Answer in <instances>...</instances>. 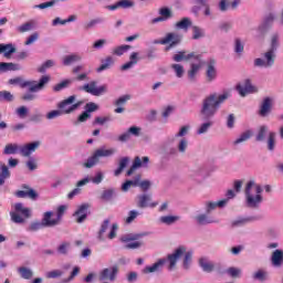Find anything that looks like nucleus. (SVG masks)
<instances>
[{"label": "nucleus", "instance_id": "f257e3e1", "mask_svg": "<svg viewBox=\"0 0 283 283\" xmlns=\"http://www.w3.org/2000/svg\"><path fill=\"white\" fill-rule=\"evenodd\" d=\"M229 98V93H223L218 95L217 93L210 94L205 97L201 104L200 115L203 120H209L213 118L216 114H218V109H220V105L224 103Z\"/></svg>", "mask_w": 283, "mask_h": 283}, {"label": "nucleus", "instance_id": "f03ea898", "mask_svg": "<svg viewBox=\"0 0 283 283\" xmlns=\"http://www.w3.org/2000/svg\"><path fill=\"white\" fill-rule=\"evenodd\" d=\"M262 187L255 185V181H249L245 186L247 206L251 209H258L262 203Z\"/></svg>", "mask_w": 283, "mask_h": 283}, {"label": "nucleus", "instance_id": "7ed1b4c3", "mask_svg": "<svg viewBox=\"0 0 283 283\" xmlns=\"http://www.w3.org/2000/svg\"><path fill=\"white\" fill-rule=\"evenodd\" d=\"M50 83V75H43L39 82L24 81L22 77H15L9 80L10 85H19L22 90L29 87V92H41Z\"/></svg>", "mask_w": 283, "mask_h": 283}, {"label": "nucleus", "instance_id": "20e7f679", "mask_svg": "<svg viewBox=\"0 0 283 283\" xmlns=\"http://www.w3.org/2000/svg\"><path fill=\"white\" fill-rule=\"evenodd\" d=\"M184 256V269H189V265L191 264V259L193 258V252L188 251L187 248L184 245H180L178 249L175 250L172 254H168L167 262L169 263L168 269L169 271H174L176 269V264L178 262L179 258Z\"/></svg>", "mask_w": 283, "mask_h": 283}, {"label": "nucleus", "instance_id": "39448f33", "mask_svg": "<svg viewBox=\"0 0 283 283\" xmlns=\"http://www.w3.org/2000/svg\"><path fill=\"white\" fill-rule=\"evenodd\" d=\"M115 151L116 148H98L94 151L93 156L90 157L86 163H84V167H86V169H92V167H94V165H96L101 158H109V156H114Z\"/></svg>", "mask_w": 283, "mask_h": 283}, {"label": "nucleus", "instance_id": "423d86ee", "mask_svg": "<svg viewBox=\"0 0 283 283\" xmlns=\"http://www.w3.org/2000/svg\"><path fill=\"white\" fill-rule=\"evenodd\" d=\"M12 222L15 224H23L28 218H30V209L23 207V203H15L14 205V212L10 213Z\"/></svg>", "mask_w": 283, "mask_h": 283}, {"label": "nucleus", "instance_id": "0eeeda50", "mask_svg": "<svg viewBox=\"0 0 283 283\" xmlns=\"http://www.w3.org/2000/svg\"><path fill=\"white\" fill-rule=\"evenodd\" d=\"M74 101H76L75 95L69 96L66 99L57 104V109L62 112V114H72V112H76V109L83 105V102H77L74 104Z\"/></svg>", "mask_w": 283, "mask_h": 283}, {"label": "nucleus", "instance_id": "6e6552de", "mask_svg": "<svg viewBox=\"0 0 283 283\" xmlns=\"http://www.w3.org/2000/svg\"><path fill=\"white\" fill-rule=\"evenodd\" d=\"M182 41V36L178 33H167L165 38L159 41H155V43H159L160 45H167L166 51L169 52L171 48H176Z\"/></svg>", "mask_w": 283, "mask_h": 283}, {"label": "nucleus", "instance_id": "1a4fd4ad", "mask_svg": "<svg viewBox=\"0 0 283 283\" xmlns=\"http://www.w3.org/2000/svg\"><path fill=\"white\" fill-rule=\"evenodd\" d=\"M98 83L96 81H92L87 84H84L80 90L86 92L87 94H92V96H102L107 92V85L96 86Z\"/></svg>", "mask_w": 283, "mask_h": 283}, {"label": "nucleus", "instance_id": "9d476101", "mask_svg": "<svg viewBox=\"0 0 283 283\" xmlns=\"http://www.w3.org/2000/svg\"><path fill=\"white\" fill-rule=\"evenodd\" d=\"M264 59H255L254 60V65L255 67H273L275 63V51L269 50L268 52L264 53Z\"/></svg>", "mask_w": 283, "mask_h": 283}, {"label": "nucleus", "instance_id": "9b49d317", "mask_svg": "<svg viewBox=\"0 0 283 283\" xmlns=\"http://www.w3.org/2000/svg\"><path fill=\"white\" fill-rule=\"evenodd\" d=\"M21 189L14 192L15 198H29L30 200H36L39 198V192L29 185H22Z\"/></svg>", "mask_w": 283, "mask_h": 283}, {"label": "nucleus", "instance_id": "f8f14e48", "mask_svg": "<svg viewBox=\"0 0 283 283\" xmlns=\"http://www.w3.org/2000/svg\"><path fill=\"white\" fill-rule=\"evenodd\" d=\"M90 213V203H83L77 207V210L73 213V218H75V222L81 224L87 220V216Z\"/></svg>", "mask_w": 283, "mask_h": 283}, {"label": "nucleus", "instance_id": "ddd939ff", "mask_svg": "<svg viewBox=\"0 0 283 283\" xmlns=\"http://www.w3.org/2000/svg\"><path fill=\"white\" fill-rule=\"evenodd\" d=\"M116 275H118V266L115 265L106 268L99 273V282H105V280L114 282L116 280Z\"/></svg>", "mask_w": 283, "mask_h": 283}, {"label": "nucleus", "instance_id": "4468645a", "mask_svg": "<svg viewBox=\"0 0 283 283\" xmlns=\"http://www.w3.org/2000/svg\"><path fill=\"white\" fill-rule=\"evenodd\" d=\"M237 92H239L240 96H247V94H255L258 88L251 84V80H245L243 85H237Z\"/></svg>", "mask_w": 283, "mask_h": 283}, {"label": "nucleus", "instance_id": "2eb2a0df", "mask_svg": "<svg viewBox=\"0 0 283 283\" xmlns=\"http://www.w3.org/2000/svg\"><path fill=\"white\" fill-rule=\"evenodd\" d=\"M54 217V212L52 211H46L43 213V218H42V224L43 227H59L60 221L59 219Z\"/></svg>", "mask_w": 283, "mask_h": 283}, {"label": "nucleus", "instance_id": "dca6fc26", "mask_svg": "<svg viewBox=\"0 0 283 283\" xmlns=\"http://www.w3.org/2000/svg\"><path fill=\"white\" fill-rule=\"evenodd\" d=\"M218 77V71L216 70V60H210L206 70V78L208 83H212Z\"/></svg>", "mask_w": 283, "mask_h": 283}, {"label": "nucleus", "instance_id": "f3484780", "mask_svg": "<svg viewBox=\"0 0 283 283\" xmlns=\"http://www.w3.org/2000/svg\"><path fill=\"white\" fill-rule=\"evenodd\" d=\"M172 59L176 63H180V61H190V59H193L195 61H200V54H196L193 52L187 54V52L185 51H179L178 54H175Z\"/></svg>", "mask_w": 283, "mask_h": 283}, {"label": "nucleus", "instance_id": "a211bd4d", "mask_svg": "<svg viewBox=\"0 0 283 283\" xmlns=\"http://www.w3.org/2000/svg\"><path fill=\"white\" fill-rule=\"evenodd\" d=\"M151 196L149 195H140L138 196V202H137V207L139 209H145L147 207H151V209H154V207H158V202H151Z\"/></svg>", "mask_w": 283, "mask_h": 283}, {"label": "nucleus", "instance_id": "6ab92c4d", "mask_svg": "<svg viewBox=\"0 0 283 283\" xmlns=\"http://www.w3.org/2000/svg\"><path fill=\"white\" fill-rule=\"evenodd\" d=\"M272 107L273 101L271 99V97H265L261 103L259 114L264 118L265 116H269V114H271Z\"/></svg>", "mask_w": 283, "mask_h": 283}, {"label": "nucleus", "instance_id": "aec40b11", "mask_svg": "<svg viewBox=\"0 0 283 283\" xmlns=\"http://www.w3.org/2000/svg\"><path fill=\"white\" fill-rule=\"evenodd\" d=\"M149 163V157H143V159H140V157H135L133 165L130 166V168L127 170V176H132V174H134V171H136V169L143 167V165H147Z\"/></svg>", "mask_w": 283, "mask_h": 283}, {"label": "nucleus", "instance_id": "412c9836", "mask_svg": "<svg viewBox=\"0 0 283 283\" xmlns=\"http://www.w3.org/2000/svg\"><path fill=\"white\" fill-rule=\"evenodd\" d=\"M198 63H192L190 70L188 71V78L189 81H196V74L200 71V67L205 65L202 62V55H200V60H197Z\"/></svg>", "mask_w": 283, "mask_h": 283}, {"label": "nucleus", "instance_id": "4be33fe9", "mask_svg": "<svg viewBox=\"0 0 283 283\" xmlns=\"http://www.w3.org/2000/svg\"><path fill=\"white\" fill-rule=\"evenodd\" d=\"M39 145H41V143L33 142L31 144H27L24 146H21L20 147L21 156H24V157L30 156L33 151H36V149H39Z\"/></svg>", "mask_w": 283, "mask_h": 283}, {"label": "nucleus", "instance_id": "5701e85b", "mask_svg": "<svg viewBox=\"0 0 283 283\" xmlns=\"http://www.w3.org/2000/svg\"><path fill=\"white\" fill-rule=\"evenodd\" d=\"M271 263L276 269H280L283 265V251L282 250H275L272 253Z\"/></svg>", "mask_w": 283, "mask_h": 283}, {"label": "nucleus", "instance_id": "b1692460", "mask_svg": "<svg viewBox=\"0 0 283 283\" xmlns=\"http://www.w3.org/2000/svg\"><path fill=\"white\" fill-rule=\"evenodd\" d=\"M83 61V55L78 54V53H72L70 55H66L63 57V65L67 66V65H72L74 63H78Z\"/></svg>", "mask_w": 283, "mask_h": 283}, {"label": "nucleus", "instance_id": "393cba45", "mask_svg": "<svg viewBox=\"0 0 283 283\" xmlns=\"http://www.w3.org/2000/svg\"><path fill=\"white\" fill-rule=\"evenodd\" d=\"M165 262H167V260H165V259L158 260L153 265L146 266L144 269V273H156L157 271H160V269H163V266H165Z\"/></svg>", "mask_w": 283, "mask_h": 283}, {"label": "nucleus", "instance_id": "a878e982", "mask_svg": "<svg viewBox=\"0 0 283 283\" xmlns=\"http://www.w3.org/2000/svg\"><path fill=\"white\" fill-rule=\"evenodd\" d=\"M101 65L99 67L96 69V72L101 73V72H105V70H109V67H112L114 65V57L112 56H107L104 60H101Z\"/></svg>", "mask_w": 283, "mask_h": 283}, {"label": "nucleus", "instance_id": "bb28decb", "mask_svg": "<svg viewBox=\"0 0 283 283\" xmlns=\"http://www.w3.org/2000/svg\"><path fill=\"white\" fill-rule=\"evenodd\" d=\"M140 185V175H137L134 180H126L122 185V191H129L130 187H139Z\"/></svg>", "mask_w": 283, "mask_h": 283}, {"label": "nucleus", "instance_id": "cd10ccee", "mask_svg": "<svg viewBox=\"0 0 283 283\" xmlns=\"http://www.w3.org/2000/svg\"><path fill=\"white\" fill-rule=\"evenodd\" d=\"M14 52H17V48H14V45L1 44V54H3L4 59H10Z\"/></svg>", "mask_w": 283, "mask_h": 283}, {"label": "nucleus", "instance_id": "c85d7f7f", "mask_svg": "<svg viewBox=\"0 0 283 283\" xmlns=\"http://www.w3.org/2000/svg\"><path fill=\"white\" fill-rule=\"evenodd\" d=\"M19 70H21V66L17 63H12V62L1 63V72H17Z\"/></svg>", "mask_w": 283, "mask_h": 283}, {"label": "nucleus", "instance_id": "c756f323", "mask_svg": "<svg viewBox=\"0 0 283 283\" xmlns=\"http://www.w3.org/2000/svg\"><path fill=\"white\" fill-rule=\"evenodd\" d=\"M137 64H138V52H133L129 56V61L124 65H122V70L123 71L132 70V66Z\"/></svg>", "mask_w": 283, "mask_h": 283}, {"label": "nucleus", "instance_id": "7c9ffc66", "mask_svg": "<svg viewBox=\"0 0 283 283\" xmlns=\"http://www.w3.org/2000/svg\"><path fill=\"white\" fill-rule=\"evenodd\" d=\"M269 134V126L262 125L259 127V130L255 136L256 143H262L266 138V135Z\"/></svg>", "mask_w": 283, "mask_h": 283}, {"label": "nucleus", "instance_id": "2f4dec72", "mask_svg": "<svg viewBox=\"0 0 283 283\" xmlns=\"http://www.w3.org/2000/svg\"><path fill=\"white\" fill-rule=\"evenodd\" d=\"M19 151H21V146H19V144H8L3 149L6 156H11Z\"/></svg>", "mask_w": 283, "mask_h": 283}, {"label": "nucleus", "instance_id": "473e14b6", "mask_svg": "<svg viewBox=\"0 0 283 283\" xmlns=\"http://www.w3.org/2000/svg\"><path fill=\"white\" fill-rule=\"evenodd\" d=\"M199 265L201 266L202 271H205V273H211L213 272V269H216V266L213 265V263L209 262L207 259L201 258L199 260Z\"/></svg>", "mask_w": 283, "mask_h": 283}, {"label": "nucleus", "instance_id": "72a5a7b5", "mask_svg": "<svg viewBox=\"0 0 283 283\" xmlns=\"http://www.w3.org/2000/svg\"><path fill=\"white\" fill-rule=\"evenodd\" d=\"M107 229H109V219H105L101 226V229L98 231V240H101V242H103V240H105V232L107 231Z\"/></svg>", "mask_w": 283, "mask_h": 283}, {"label": "nucleus", "instance_id": "f704fd0d", "mask_svg": "<svg viewBox=\"0 0 283 283\" xmlns=\"http://www.w3.org/2000/svg\"><path fill=\"white\" fill-rule=\"evenodd\" d=\"M175 27L178 30H189V28H191V20L189 18H184L181 21L177 22Z\"/></svg>", "mask_w": 283, "mask_h": 283}, {"label": "nucleus", "instance_id": "c9c22d12", "mask_svg": "<svg viewBox=\"0 0 283 283\" xmlns=\"http://www.w3.org/2000/svg\"><path fill=\"white\" fill-rule=\"evenodd\" d=\"M251 136H253V132L252 130H247L244 133H242L239 138H237L234 140V145H240L241 143H247V140H249V138H251Z\"/></svg>", "mask_w": 283, "mask_h": 283}, {"label": "nucleus", "instance_id": "e433bc0d", "mask_svg": "<svg viewBox=\"0 0 283 283\" xmlns=\"http://www.w3.org/2000/svg\"><path fill=\"white\" fill-rule=\"evenodd\" d=\"M275 132H270L268 134V149L269 151H274L275 150Z\"/></svg>", "mask_w": 283, "mask_h": 283}, {"label": "nucleus", "instance_id": "4c0bfd02", "mask_svg": "<svg viewBox=\"0 0 283 283\" xmlns=\"http://www.w3.org/2000/svg\"><path fill=\"white\" fill-rule=\"evenodd\" d=\"M159 220L163 224H174L175 222H178V220H180V217H178V216H164V217H160Z\"/></svg>", "mask_w": 283, "mask_h": 283}, {"label": "nucleus", "instance_id": "58836bf2", "mask_svg": "<svg viewBox=\"0 0 283 283\" xmlns=\"http://www.w3.org/2000/svg\"><path fill=\"white\" fill-rule=\"evenodd\" d=\"M33 29H34V22H32V21L25 22L24 24L17 28V30H18V32H20V34L30 32Z\"/></svg>", "mask_w": 283, "mask_h": 283}, {"label": "nucleus", "instance_id": "ea45409f", "mask_svg": "<svg viewBox=\"0 0 283 283\" xmlns=\"http://www.w3.org/2000/svg\"><path fill=\"white\" fill-rule=\"evenodd\" d=\"M129 163V158L128 157H124L119 160V166L118 168L115 170L114 176H120V174H123V169H125V167H127V164Z\"/></svg>", "mask_w": 283, "mask_h": 283}, {"label": "nucleus", "instance_id": "a19ab883", "mask_svg": "<svg viewBox=\"0 0 283 283\" xmlns=\"http://www.w3.org/2000/svg\"><path fill=\"white\" fill-rule=\"evenodd\" d=\"M127 50H132V45L124 44L114 49L113 54L116 56H123Z\"/></svg>", "mask_w": 283, "mask_h": 283}, {"label": "nucleus", "instance_id": "79ce46f5", "mask_svg": "<svg viewBox=\"0 0 283 283\" xmlns=\"http://www.w3.org/2000/svg\"><path fill=\"white\" fill-rule=\"evenodd\" d=\"M54 60H48L38 69V72L40 74H45L46 70H50V67H54Z\"/></svg>", "mask_w": 283, "mask_h": 283}, {"label": "nucleus", "instance_id": "37998d69", "mask_svg": "<svg viewBox=\"0 0 283 283\" xmlns=\"http://www.w3.org/2000/svg\"><path fill=\"white\" fill-rule=\"evenodd\" d=\"M11 174H10V168H8V166L2 165L1 166V185H3L6 182V180H8V178H10Z\"/></svg>", "mask_w": 283, "mask_h": 283}, {"label": "nucleus", "instance_id": "c03bdc74", "mask_svg": "<svg viewBox=\"0 0 283 283\" xmlns=\"http://www.w3.org/2000/svg\"><path fill=\"white\" fill-rule=\"evenodd\" d=\"M142 235H143V234H140V233H136V234H126V235L122 237L120 240H122L123 242H136V240H140V237H142Z\"/></svg>", "mask_w": 283, "mask_h": 283}, {"label": "nucleus", "instance_id": "a18cd8bd", "mask_svg": "<svg viewBox=\"0 0 283 283\" xmlns=\"http://www.w3.org/2000/svg\"><path fill=\"white\" fill-rule=\"evenodd\" d=\"M159 14L163 17L166 21L171 19L174 17V13L171 12V9L164 7L159 9Z\"/></svg>", "mask_w": 283, "mask_h": 283}, {"label": "nucleus", "instance_id": "49530a36", "mask_svg": "<svg viewBox=\"0 0 283 283\" xmlns=\"http://www.w3.org/2000/svg\"><path fill=\"white\" fill-rule=\"evenodd\" d=\"M19 273L21 275V277H23V280H31L33 273L32 270L28 269V268H19Z\"/></svg>", "mask_w": 283, "mask_h": 283}, {"label": "nucleus", "instance_id": "de8ad7c7", "mask_svg": "<svg viewBox=\"0 0 283 283\" xmlns=\"http://www.w3.org/2000/svg\"><path fill=\"white\" fill-rule=\"evenodd\" d=\"M226 273H228L230 277H240V275H242V270L239 268H229L226 270Z\"/></svg>", "mask_w": 283, "mask_h": 283}, {"label": "nucleus", "instance_id": "09e8293b", "mask_svg": "<svg viewBox=\"0 0 283 283\" xmlns=\"http://www.w3.org/2000/svg\"><path fill=\"white\" fill-rule=\"evenodd\" d=\"M138 216H140V213L136 210H130L128 212L127 218L125 219L126 224H132V222H134V220H136L138 218Z\"/></svg>", "mask_w": 283, "mask_h": 283}, {"label": "nucleus", "instance_id": "8fccbe9b", "mask_svg": "<svg viewBox=\"0 0 283 283\" xmlns=\"http://www.w3.org/2000/svg\"><path fill=\"white\" fill-rule=\"evenodd\" d=\"M198 224H211L213 220L209 219L207 214H199L196 217Z\"/></svg>", "mask_w": 283, "mask_h": 283}, {"label": "nucleus", "instance_id": "3c124183", "mask_svg": "<svg viewBox=\"0 0 283 283\" xmlns=\"http://www.w3.org/2000/svg\"><path fill=\"white\" fill-rule=\"evenodd\" d=\"M65 211H67V206H60L56 210V217L55 218L57 219L60 224L63 220V216H65Z\"/></svg>", "mask_w": 283, "mask_h": 283}, {"label": "nucleus", "instance_id": "603ef678", "mask_svg": "<svg viewBox=\"0 0 283 283\" xmlns=\"http://www.w3.org/2000/svg\"><path fill=\"white\" fill-rule=\"evenodd\" d=\"M171 69L176 72V76L178 78H182V75L185 74V67L180 64H172Z\"/></svg>", "mask_w": 283, "mask_h": 283}, {"label": "nucleus", "instance_id": "864d4df0", "mask_svg": "<svg viewBox=\"0 0 283 283\" xmlns=\"http://www.w3.org/2000/svg\"><path fill=\"white\" fill-rule=\"evenodd\" d=\"M211 125H213V122H211V120L203 123L197 130V134H199V135L207 134V132H209V127H211Z\"/></svg>", "mask_w": 283, "mask_h": 283}, {"label": "nucleus", "instance_id": "5fc2aeb1", "mask_svg": "<svg viewBox=\"0 0 283 283\" xmlns=\"http://www.w3.org/2000/svg\"><path fill=\"white\" fill-rule=\"evenodd\" d=\"M63 275V271L61 270H53L46 273L48 280H56V277H61Z\"/></svg>", "mask_w": 283, "mask_h": 283}, {"label": "nucleus", "instance_id": "6e6d98bb", "mask_svg": "<svg viewBox=\"0 0 283 283\" xmlns=\"http://www.w3.org/2000/svg\"><path fill=\"white\" fill-rule=\"evenodd\" d=\"M59 0H51L44 3L36 4L34 8H39L40 10H45V8H52V6H56Z\"/></svg>", "mask_w": 283, "mask_h": 283}, {"label": "nucleus", "instance_id": "4d7b16f0", "mask_svg": "<svg viewBox=\"0 0 283 283\" xmlns=\"http://www.w3.org/2000/svg\"><path fill=\"white\" fill-rule=\"evenodd\" d=\"M234 52L237 54H242L244 52V44H242V41L240 39H235Z\"/></svg>", "mask_w": 283, "mask_h": 283}, {"label": "nucleus", "instance_id": "13d9d810", "mask_svg": "<svg viewBox=\"0 0 283 283\" xmlns=\"http://www.w3.org/2000/svg\"><path fill=\"white\" fill-rule=\"evenodd\" d=\"M253 279L259 280L260 282H264V280H266V271L264 270L256 271L253 275Z\"/></svg>", "mask_w": 283, "mask_h": 283}, {"label": "nucleus", "instance_id": "bf43d9fd", "mask_svg": "<svg viewBox=\"0 0 283 283\" xmlns=\"http://www.w3.org/2000/svg\"><path fill=\"white\" fill-rule=\"evenodd\" d=\"M132 99V95H124V96H120L116 102H115V105L117 107H122V105H125L127 103V101H130Z\"/></svg>", "mask_w": 283, "mask_h": 283}, {"label": "nucleus", "instance_id": "052dcab7", "mask_svg": "<svg viewBox=\"0 0 283 283\" xmlns=\"http://www.w3.org/2000/svg\"><path fill=\"white\" fill-rule=\"evenodd\" d=\"M117 6H119V8H123V9L134 8V1H132V0H119L117 2Z\"/></svg>", "mask_w": 283, "mask_h": 283}, {"label": "nucleus", "instance_id": "680f3d73", "mask_svg": "<svg viewBox=\"0 0 283 283\" xmlns=\"http://www.w3.org/2000/svg\"><path fill=\"white\" fill-rule=\"evenodd\" d=\"M67 249H70V242H63L59 245L57 252L61 253V255H67Z\"/></svg>", "mask_w": 283, "mask_h": 283}, {"label": "nucleus", "instance_id": "e2e57ef3", "mask_svg": "<svg viewBox=\"0 0 283 283\" xmlns=\"http://www.w3.org/2000/svg\"><path fill=\"white\" fill-rule=\"evenodd\" d=\"M279 41H280V38L277 36V34L272 35L270 50L275 52L277 50V45H280Z\"/></svg>", "mask_w": 283, "mask_h": 283}, {"label": "nucleus", "instance_id": "0e129e2a", "mask_svg": "<svg viewBox=\"0 0 283 283\" xmlns=\"http://www.w3.org/2000/svg\"><path fill=\"white\" fill-rule=\"evenodd\" d=\"M59 116H63V113L60 111V108L57 111H51L46 114V118L49 120H52L54 118H59Z\"/></svg>", "mask_w": 283, "mask_h": 283}, {"label": "nucleus", "instance_id": "69168bd1", "mask_svg": "<svg viewBox=\"0 0 283 283\" xmlns=\"http://www.w3.org/2000/svg\"><path fill=\"white\" fill-rule=\"evenodd\" d=\"M84 108L87 114H91L92 112H96L98 109V105H96L94 102H90L85 105Z\"/></svg>", "mask_w": 283, "mask_h": 283}, {"label": "nucleus", "instance_id": "338daca9", "mask_svg": "<svg viewBox=\"0 0 283 283\" xmlns=\"http://www.w3.org/2000/svg\"><path fill=\"white\" fill-rule=\"evenodd\" d=\"M35 41H39V33H33L31 34L27 41L24 42V45H32V43H34Z\"/></svg>", "mask_w": 283, "mask_h": 283}, {"label": "nucleus", "instance_id": "774afa93", "mask_svg": "<svg viewBox=\"0 0 283 283\" xmlns=\"http://www.w3.org/2000/svg\"><path fill=\"white\" fill-rule=\"evenodd\" d=\"M43 221L41 220V222H33L30 224L29 227V231H39L40 229H43Z\"/></svg>", "mask_w": 283, "mask_h": 283}]
</instances>
